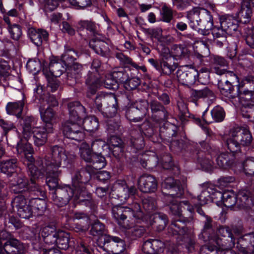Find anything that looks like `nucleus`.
Wrapping results in <instances>:
<instances>
[{
	"label": "nucleus",
	"instance_id": "obj_45",
	"mask_svg": "<svg viewBox=\"0 0 254 254\" xmlns=\"http://www.w3.org/2000/svg\"><path fill=\"white\" fill-rule=\"evenodd\" d=\"M17 160L12 158L3 160L0 163V171L7 177H11L17 172Z\"/></svg>",
	"mask_w": 254,
	"mask_h": 254
},
{
	"label": "nucleus",
	"instance_id": "obj_4",
	"mask_svg": "<svg viewBox=\"0 0 254 254\" xmlns=\"http://www.w3.org/2000/svg\"><path fill=\"white\" fill-rule=\"evenodd\" d=\"M218 232L223 238H220L221 242H214L213 245L205 246L206 251L201 254H232V249L235 247L236 239L231 229L227 226H220L216 228Z\"/></svg>",
	"mask_w": 254,
	"mask_h": 254
},
{
	"label": "nucleus",
	"instance_id": "obj_19",
	"mask_svg": "<svg viewBox=\"0 0 254 254\" xmlns=\"http://www.w3.org/2000/svg\"><path fill=\"white\" fill-rule=\"evenodd\" d=\"M12 208L16 210L17 215L21 218L29 219L33 217V209L29 204L26 203V199L23 195H18L15 196L11 202Z\"/></svg>",
	"mask_w": 254,
	"mask_h": 254
},
{
	"label": "nucleus",
	"instance_id": "obj_28",
	"mask_svg": "<svg viewBox=\"0 0 254 254\" xmlns=\"http://www.w3.org/2000/svg\"><path fill=\"white\" fill-rule=\"evenodd\" d=\"M138 189L143 193L155 192L158 187L157 181L155 177L149 174L141 176L138 180Z\"/></svg>",
	"mask_w": 254,
	"mask_h": 254
},
{
	"label": "nucleus",
	"instance_id": "obj_64",
	"mask_svg": "<svg viewBox=\"0 0 254 254\" xmlns=\"http://www.w3.org/2000/svg\"><path fill=\"white\" fill-rule=\"evenodd\" d=\"M127 186L125 182H122L121 184H118L115 187V193L121 201H125L128 199V194L127 193Z\"/></svg>",
	"mask_w": 254,
	"mask_h": 254
},
{
	"label": "nucleus",
	"instance_id": "obj_12",
	"mask_svg": "<svg viewBox=\"0 0 254 254\" xmlns=\"http://www.w3.org/2000/svg\"><path fill=\"white\" fill-rule=\"evenodd\" d=\"M97 247L112 254H120L126 249V244L120 237L109 235L99 240Z\"/></svg>",
	"mask_w": 254,
	"mask_h": 254
},
{
	"label": "nucleus",
	"instance_id": "obj_44",
	"mask_svg": "<svg viewBox=\"0 0 254 254\" xmlns=\"http://www.w3.org/2000/svg\"><path fill=\"white\" fill-rule=\"evenodd\" d=\"M77 247L76 254H91V252L94 251L92 246L94 241L91 237H83L77 240Z\"/></svg>",
	"mask_w": 254,
	"mask_h": 254
},
{
	"label": "nucleus",
	"instance_id": "obj_33",
	"mask_svg": "<svg viewBox=\"0 0 254 254\" xmlns=\"http://www.w3.org/2000/svg\"><path fill=\"white\" fill-rule=\"evenodd\" d=\"M89 47L94 52L105 58H108L110 55V49L108 43L98 38H93L89 42Z\"/></svg>",
	"mask_w": 254,
	"mask_h": 254
},
{
	"label": "nucleus",
	"instance_id": "obj_29",
	"mask_svg": "<svg viewBox=\"0 0 254 254\" xmlns=\"http://www.w3.org/2000/svg\"><path fill=\"white\" fill-rule=\"evenodd\" d=\"M144 146V139L142 133L135 129L131 130L127 149L130 154H134L131 155L132 157H136L135 154L143 149Z\"/></svg>",
	"mask_w": 254,
	"mask_h": 254
},
{
	"label": "nucleus",
	"instance_id": "obj_20",
	"mask_svg": "<svg viewBox=\"0 0 254 254\" xmlns=\"http://www.w3.org/2000/svg\"><path fill=\"white\" fill-rule=\"evenodd\" d=\"M94 172L89 165H86L76 171L72 177V186L77 191L81 190L82 188H86L85 185L88 183L91 179V174Z\"/></svg>",
	"mask_w": 254,
	"mask_h": 254
},
{
	"label": "nucleus",
	"instance_id": "obj_26",
	"mask_svg": "<svg viewBox=\"0 0 254 254\" xmlns=\"http://www.w3.org/2000/svg\"><path fill=\"white\" fill-rule=\"evenodd\" d=\"M238 201V208L248 209L254 206V198L251 190L247 188L239 190L236 194Z\"/></svg>",
	"mask_w": 254,
	"mask_h": 254
},
{
	"label": "nucleus",
	"instance_id": "obj_37",
	"mask_svg": "<svg viewBox=\"0 0 254 254\" xmlns=\"http://www.w3.org/2000/svg\"><path fill=\"white\" fill-rule=\"evenodd\" d=\"M28 36L31 41L37 47L42 46L43 44L47 43L49 39L48 32L43 29H29Z\"/></svg>",
	"mask_w": 254,
	"mask_h": 254
},
{
	"label": "nucleus",
	"instance_id": "obj_22",
	"mask_svg": "<svg viewBox=\"0 0 254 254\" xmlns=\"http://www.w3.org/2000/svg\"><path fill=\"white\" fill-rule=\"evenodd\" d=\"M102 83L101 75L99 72L89 71L85 77V83L87 86L86 97L89 99H93Z\"/></svg>",
	"mask_w": 254,
	"mask_h": 254
},
{
	"label": "nucleus",
	"instance_id": "obj_52",
	"mask_svg": "<svg viewBox=\"0 0 254 254\" xmlns=\"http://www.w3.org/2000/svg\"><path fill=\"white\" fill-rule=\"evenodd\" d=\"M27 179L22 173L17 175L15 183L13 184L11 191L15 194L26 193Z\"/></svg>",
	"mask_w": 254,
	"mask_h": 254
},
{
	"label": "nucleus",
	"instance_id": "obj_32",
	"mask_svg": "<svg viewBox=\"0 0 254 254\" xmlns=\"http://www.w3.org/2000/svg\"><path fill=\"white\" fill-rule=\"evenodd\" d=\"M164 248L165 244L160 239H149L142 245V251L146 254H160Z\"/></svg>",
	"mask_w": 254,
	"mask_h": 254
},
{
	"label": "nucleus",
	"instance_id": "obj_63",
	"mask_svg": "<svg viewBox=\"0 0 254 254\" xmlns=\"http://www.w3.org/2000/svg\"><path fill=\"white\" fill-rule=\"evenodd\" d=\"M130 103L136 109L140 115L144 118L149 111V102L145 99H138Z\"/></svg>",
	"mask_w": 254,
	"mask_h": 254
},
{
	"label": "nucleus",
	"instance_id": "obj_7",
	"mask_svg": "<svg viewBox=\"0 0 254 254\" xmlns=\"http://www.w3.org/2000/svg\"><path fill=\"white\" fill-rule=\"evenodd\" d=\"M25 251L24 244L13 238L10 233L0 232V254H24Z\"/></svg>",
	"mask_w": 254,
	"mask_h": 254
},
{
	"label": "nucleus",
	"instance_id": "obj_40",
	"mask_svg": "<svg viewBox=\"0 0 254 254\" xmlns=\"http://www.w3.org/2000/svg\"><path fill=\"white\" fill-rule=\"evenodd\" d=\"M39 111L42 120L43 122V125L48 128L49 130L53 129V125L56 119L55 112L53 109L50 107H47L45 109L44 107L40 106Z\"/></svg>",
	"mask_w": 254,
	"mask_h": 254
},
{
	"label": "nucleus",
	"instance_id": "obj_10",
	"mask_svg": "<svg viewBox=\"0 0 254 254\" xmlns=\"http://www.w3.org/2000/svg\"><path fill=\"white\" fill-rule=\"evenodd\" d=\"M225 76L228 79L219 80L218 87L221 94L230 99H234L238 96V91L235 87L239 85V78L233 71H227Z\"/></svg>",
	"mask_w": 254,
	"mask_h": 254
},
{
	"label": "nucleus",
	"instance_id": "obj_27",
	"mask_svg": "<svg viewBox=\"0 0 254 254\" xmlns=\"http://www.w3.org/2000/svg\"><path fill=\"white\" fill-rule=\"evenodd\" d=\"M74 203L89 207L93 214L97 211V203L91 198V193L88 192L86 188H82L81 190L76 192Z\"/></svg>",
	"mask_w": 254,
	"mask_h": 254
},
{
	"label": "nucleus",
	"instance_id": "obj_3",
	"mask_svg": "<svg viewBox=\"0 0 254 254\" xmlns=\"http://www.w3.org/2000/svg\"><path fill=\"white\" fill-rule=\"evenodd\" d=\"M175 197L164 198L166 204L169 208L170 214L174 217L168 228V231L172 235H184L188 230L186 225L192 223V216L185 217L182 215L180 204Z\"/></svg>",
	"mask_w": 254,
	"mask_h": 254
},
{
	"label": "nucleus",
	"instance_id": "obj_13",
	"mask_svg": "<svg viewBox=\"0 0 254 254\" xmlns=\"http://www.w3.org/2000/svg\"><path fill=\"white\" fill-rule=\"evenodd\" d=\"M28 139H21L17 143L16 151L17 153L24 155L27 160L26 163L27 170H30L32 173L31 169L30 168L31 166H33L35 170L43 164V161L39 159L36 161L33 156L34 150L31 144L28 142Z\"/></svg>",
	"mask_w": 254,
	"mask_h": 254
},
{
	"label": "nucleus",
	"instance_id": "obj_23",
	"mask_svg": "<svg viewBox=\"0 0 254 254\" xmlns=\"http://www.w3.org/2000/svg\"><path fill=\"white\" fill-rule=\"evenodd\" d=\"M58 233L59 230L57 229L56 222L52 221L41 228L39 234L38 235V241L41 237L45 244H55L57 240Z\"/></svg>",
	"mask_w": 254,
	"mask_h": 254
},
{
	"label": "nucleus",
	"instance_id": "obj_42",
	"mask_svg": "<svg viewBox=\"0 0 254 254\" xmlns=\"http://www.w3.org/2000/svg\"><path fill=\"white\" fill-rule=\"evenodd\" d=\"M252 3L250 0H242L241 9L238 13V18L241 23L247 24L250 22L252 15Z\"/></svg>",
	"mask_w": 254,
	"mask_h": 254
},
{
	"label": "nucleus",
	"instance_id": "obj_34",
	"mask_svg": "<svg viewBox=\"0 0 254 254\" xmlns=\"http://www.w3.org/2000/svg\"><path fill=\"white\" fill-rule=\"evenodd\" d=\"M20 126L21 127V133L23 137L26 139H29L33 132V130L36 127L37 120L33 116H26L20 118Z\"/></svg>",
	"mask_w": 254,
	"mask_h": 254
},
{
	"label": "nucleus",
	"instance_id": "obj_11",
	"mask_svg": "<svg viewBox=\"0 0 254 254\" xmlns=\"http://www.w3.org/2000/svg\"><path fill=\"white\" fill-rule=\"evenodd\" d=\"M77 190L69 185H65L57 188L54 191L50 192L51 199L57 206L63 207L66 205L71 199L75 201V195Z\"/></svg>",
	"mask_w": 254,
	"mask_h": 254
},
{
	"label": "nucleus",
	"instance_id": "obj_2",
	"mask_svg": "<svg viewBox=\"0 0 254 254\" xmlns=\"http://www.w3.org/2000/svg\"><path fill=\"white\" fill-rule=\"evenodd\" d=\"M201 149L197 143H190L186 145V150H184V155L187 157L196 159V162L200 164L201 168L205 170L210 169L213 162L212 158L216 157L220 151L218 148H213L207 140L199 142Z\"/></svg>",
	"mask_w": 254,
	"mask_h": 254
},
{
	"label": "nucleus",
	"instance_id": "obj_39",
	"mask_svg": "<svg viewBox=\"0 0 254 254\" xmlns=\"http://www.w3.org/2000/svg\"><path fill=\"white\" fill-rule=\"evenodd\" d=\"M139 132L143 134L147 138L152 142L159 141L157 136V127H155L152 123L149 121H144L138 126Z\"/></svg>",
	"mask_w": 254,
	"mask_h": 254
},
{
	"label": "nucleus",
	"instance_id": "obj_24",
	"mask_svg": "<svg viewBox=\"0 0 254 254\" xmlns=\"http://www.w3.org/2000/svg\"><path fill=\"white\" fill-rule=\"evenodd\" d=\"M67 106L69 114L67 121L80 123L87 115L85 108L79 101L70 102Z\"/></svg>",
	"mask_w": 254,
	"mask_h": 254
},
{
	"label": "nucleus",
	"instance_id": "obj_56",
	"mask_svg": "<svg viewBox=\"0 0 254 254\" xmlns=\"http://www.w3.org/2000/svg\"><path fill=\"white\" fill-rule=\"evenodd\" d=\"M247 234L240 237L235 243L236 248L243 254H254L249 240L247 239Z\"/></svg>",
	"mask_w": 254,
	"mask_h": 254
},
{
	"label": "nucleus",
	"instance_id": "obj_57",
	"mask_svg": "<svg viewBox=\"0 0 254 254\" xmlns=\"http://www.w3.org/2000/svg\"><path fill=\"white\" fill-rule=\"evenodd\" d=\"M82 123L83 129L92 132L97 130L99 126V121L94 116L86 117L84 118Z\"/></svg>",
	"mask_w": 254,
	"mask_h": 254
},
{
	"label": "nucleus",
	"instance_id": "obj_30",
	"mask_svg": "<svg viewBox=\"0 0 254 254\" xmlns=\"http://www.w3.org/2000/svg\"><path fill=\"white\" fill-rule=\"evenodd\" d=\"M103 110L102 116L105 118H111L114 117L118 109L117 98L116 95L103 97L102 98Z\"/></svg>",
	"mask_w": 254,
	"mask_h": 254
},
{
	"label": "nucleus",
	"instance_id": "obj_49",
	"mask_svg": "<svg viewBox=\"0 0 254 254\" xmlns=\"http://www.w3.org/2000/svg\"><path fill=\"white\" fill-rule=\"evenodd\" d=\"M211 63L213 66V71L218 75H223L226 74L228 70L224 69H221L220 67H226L228 65V63L226 60L219 56H214L211 58Z\"/></svg>",
	"mask_w": 254,
	"mask_h": 254
},
{
	"label": "nucleus",
	"instance_id": "obj_41",
	"mask_svg": "<svg viewBox=\"0 0 254 254\" xmlns=\"http://www.w3.org/2000/svg\"><path fill=\"white\" fill-rule=\"evenodd\" d=\"M220 25L228 35H232L238 29V21L231 15H224L220 18Z\"/></svg>",
	"mask_w": 254,
	"mask_h": 254
},
{
	"label": "nucleus",
	"instance_id": "obj_9",
	"mask_svg": "<svg viewBox=\"0 0 254 254\" xmlns=\"http://www.w3.org/2000/svg\"><path fill=\"white\" fill-rule=\"evenodd\" d=\"M79 153L82 159L91 164L89 165L92 167V171L100 170L107 165L105 157L101 152H92L87 144L82 145L79 149Z\"/></svg>",
	"mask_w": 254,
	"mask_h": 254
},
{
	"label": "nucleus",
	"instance_id": "obj_25",
	"mask_svg": "<svg viewBox=\"0 0 254 254\" xmlns=\"http://www.w3.org/2000/svg\"><path fill=\"white\" fill-rule=\"evenodd\" d=\"M66 83L70 86H73L80 82L82 75L83 66L81 64L76 63L66 66Z\"/></svg>",
	"mask_w": 254,
	"mask_h": 254
},
{
	"label": "nucleus",
	"instance_id": "obj_47",
	"mask_svg": "<svg viewBox=\"0 0 254 254\" xmlns=\"http://www.w3.org/2000/svg\"><path fill=\"white\" fill-rule=\"evenodd\" d=\"M168 222V217L166 214L158 212L153 214L150 224L153 228L156 229L157 231H161L165 228Z\"/></svg>",
	"mask_w": 254,
	"mask_h": 254
},
{
	"label": "nucleus",
	"instance_id": "obj_6",
	"mask_svg": "<svg viewBox=\"0 0 254 254\" xmlns=\"http://www.w3.org/2000/svg\"><path fill=\"white\" fill-rule=\"evenodd\" d=\"M187 18L189 20V25L193 29L197 27L204 29H212L214 26L213 16L208 10L198 7H193L187 12Z\"/></svg>",
	"mask_w": 254,
	"mask_h": 254
},
{
	"label": "nucleus",
	"instance_id": "obj_16",
	"mask_svg": "<svg viewBox=\"0 0 254 254\" xmlns=\"http://www.w3.org/2000/svg\"><path fill=\"white\" fill-rule=\"evenodd\" d=\"M64 135L71 140L80 142L85 137V133L79 123L66 121L62 123Z\"/></svg>",
	"mask_w": 254,
	"mask_h": 254
},
{
	"label": "nucleus",
	"instance_id": "obj_59",
	"mask_svg": "<svg viewBox=\"0 0 254 254\" xmlns=\"http://www.w3.org/2000/svg\"><path fill=\"white\" fill-rule=\"evenodd\" d=\"M190 95L192 98L195 100L201 98H213L215 96L214 92L207 86H205L202 89L199 90L191 89Z\"/></svg>",
	"mask_w": 254,
	"mask_h": 254
},
{
	"label": "nucleus",
	"instance_id": "obj_1",
	"mask_svg": "<svg viewBox=\"0 0 254 254\" xmlns=\"http://www.w3.org/2000/svg\"><path fill=\"white\" fill-rule=\"evenodd\" d=\"M112 214L118 225L126 230V235L130 240H136L144 234L145 229L144 227H132L130 222V221H133L136 223H140L143 221L144 214L138 202L129 203L127 206H114L112 209Z\"/></svg>",
	"mask_w": 254,
	"mask_h": 254
},
{
	"label": "nucleus",
	"instance_id": "obj_62",
	"mask_svg": "<svg viewBox=\"0 0 254 254\" xmlns=\"http://www.w3.org/2000/svg\"><path fill=\"white\" fill-rule=\"evenodd\" d=\"M28 175L31 177L30 179L28 181L27 180L26 193L29 192L31 195H38L39 193H41V190L39 186L36 182V179L39 178H34L32 176L30 170H28Z\"/></svg>",
	"mask_w": 254,
	"mask_h": 254
},
{
	"label": "nucleus",
	"instance_id": "obj_51",
	"mask_svg": "<svg viewBox=\"0 0 254 254\" xmlns=\"http://www.w3.org/2000/svg\"><path fill=\"white\" fill-rule=\"evenodd\" d=\"M64 64L62 61L59 60L57 58H54L50 60L49 65L50 72L51 75L54 77H60L66 70Z\"/></svg>",
	"mask_w": 254,
	"mask_h": 254
},
{
	"label": "nucleus",
	"instance_id": "obj_21",
	"mask_svg": "<svg viewBox=\"0 0 254 254\" xmlns=\"http://www.w3.org/2000/svg\"><path fill=\"white\" fill-rule=\"evenodd\" d=\"M163 190H169L168 193L163 191L165 198L170 197H181L184 193V190L180 181L172 177L166 178L161 184Z\"/></svg>",
	"mask_w": 254,
	"mask_h": 254
},
{
	"label": "nucleus",
	"instance_id": "obj_48",
	"mask_svg": "<svg viewBox=\"0 0 254 254\" xmlns=\"http://www.w3.org/2000/svg\"><path fill=\"white\" fill-rule=\"evenodd\" d=\"M110 150H112L113 155L122 164L128 162L132 158L127 149L126 152H124V145L110 148Z\"/></svg>",
	"mask_w": 254,
	"mask_h": 254
},
{
	"label": "nucleus",
	"instance_id": "obj_8",
	"mask_svg": "<svg viewBox=\"0 0 254 254\" xmlns=\"http://www.w3.org/2000/svg\"><path fill=\"white\" fill-rule=\"evenodd\" d=\"M67 164V156L64 149L58 145L51 147L50 156L43 163L45 169L50 171H53V170H60V167H65Z\"/></svg>",
	"mask_w": 254,
	"mask_h": 254
},
{
	"label": "nucleus",
	"instance_id": "obj_61",
	"mask_svg": "<svg viewBox=\"0 0 254 254\" xmlns=\"http://www.w3.org/2000/svg\"><path fill=\"white\" fill-rule=\"evenodd\" d=\"M112 77L116 79L118 84H125L126 81L129 79V75L130 72L126 70L123 67L115 69L112 72Z\"/></svg>",
	"mask_w": 254,
	"mask_h": 254
},
{
	"label": "nucleus",
	"instance_id": "obj_18",
	"mask_svg": "<svg viewBox=\"0 0 254 254\" xmlns=\"http://www.w3.org/2000/svg\"><path fill=\"white\" fill-rule=\"evenodd\" d=\"M189 66V65L181 66L176 72L179 82L188 87L193 85L199 77L197 69Z\"/></svg>",
	"mask_w": 254,
	"mask_h": 254
},
{
	"label": "nucleus",
	"instance_id": "obj_15",
	"mask_svg": "<svg viewBox=\"0 0 254 254\" xmlns=\"http://www.w3.org/2000/svg\"><path fill=\"white\" fill-rule=\"evenodd\" d=\"M149 109L151 120L157 124H162L169 118L170 114L167 108L155 99L150 100Z\"/></svg>",
	"mask_w": 254,
	"mask_h": 254
},
{
	"label": "nucleus",
	"instance_id": "obj_5",
	"mask_svg": "<svg viewBox=\"0 0 254 254\" xmlns=\"http://www.w3.org/2000/svg\"><path fill=\"white\" fill-rule=\"evenodd\" d=\"M159 124V136L168 138L170 142V148L174 152H183L186 150V145L190 142H187L182 138L180 133H178V127L168 121H164Z\"/></svg>",
	"mask_w": 254,
	"mask_h": 254
},
{
	"label": "nucleus",
	"instance_id": "obj_35",
	"mask_svg": "<svg viewBox=\"0 0 254 254\" xmlns=\"http://www.w3.org/2000/svg\"><path fill=\"white\" fill-rule=\"evenodd\" d=\"M76 28L77 32L83 38L86 35L84 34L85 30L87 34L95 36L98 34L97 25L95 22L89 20H80L76 23Z\"/></svg>",
	"mask_w": 254,
	"mask_h": 254
},
{
	"label": "nucleus",
	"instance_id": "obj_36",
	"mask_svg": "<svg viewBox=\"0 0 254 254\" xmlns=\"http://www.w3.org/2000/svg\"><path fill=\"white\" fill-rule=\"evenodd\" d=\"M232 132L241 146L243 147L249 146L253 141L252 134L247 126L242 127L239 128H236Z\"/></svg>",
	"mask_w": 254,
	"mask_h": 254
},
{
	"label": "nucleus",
	"instance_id": "obj_43",
	"mask_svg": "<svg viewBox=\"0 0 254 254\" xmlns=\"http://www.w3.org/2000/svg\"><path fill=\"white\" fill-rule=\"evenodd\" d=\"M57 238V240L55 244L60 249L66 250L73 246V238L70 237L69 233L59 229Z\"/></svg>",
	"mask_w": 254,
	"mask_h": 254
},
{
	"label": "nucleus",
	"instance_id": "obj_55",
	"mask_svg": "<svg viewBox=\"0 0 254 254\" xmlns=\"http://www.w3.org/2000/svg\"><path fill=\"white\" fill-rule=\"evenodd\" d=\"M24 105L23 100L9 102L6 106V110L8 114L15 115L18 119H20L21 117Z\"/></svg>",
	"mask_w": 254,
	"mask_h": 254
},
{
	"label": "nucleus",
	"instance_id": "obj_60",
	"mask_svg": "<svg viewBox=\"0 0 254 254\" xmlns=\"http://www.w3.org/2000/svg\"><path fill=\"white\" fill-rule=\"evenodd\" d=\"M200 186L204 189L197 196V199L199 202V204L202 206L210 201L211 193H213V188L208 186V183H203Z\"/></svg>",
	"mask_w": 254,
	"mask_h": 254
},
{
	"label": "nucleus",
	"instance_id": "obj_38",
	"mask_svg": "<svg viewBox=\"0 0 254 254\" xmlns=\"http://www.w3.org/2000/svg\"><path fill=\"white\" fill-rule=\"evenodd\" d=\"M53 129L49 130L47 127L44 126L35 128L32 133L35 145L37 147L44 145L47 141L48 134L53 132Z\"/></svg>",
	"mask_w": 254,
	"mask_h": 254
},
{
	"label": "nucleus",
	"instance_id": "obj_17",
	"mask_svg": "<svg viewBox=\"0 0 254 254\" xmlns=\"http://www.w3.org/2000/svg\"><path fill=\"white\" fill-rule=\"evenodd\" d=\"M203 228L198 235L199 239L204 242H208L207 245H213L214 242L219 243L221 242L219 237L216 234V228L213 225V221L211 217H207L202 221Z\"/></svg>",
	"mask_w": 254,
	"mask_h": 254
},
{
	"label": "nucleus",
	"instance_id": "obj_31",
	"mask_svg": "<svg viewBox=\"0 0 254 254\" xmlns=\"http://www.w3.org/2000/svg\"><path fill=\"white\" fill-rule=\"evenodd\" d=\"M161 56V75H170L178 66V63L176 62V58L170 53H163Z\"/></svg>",
	"mask_w": 254,
	"mask_h": 254
},
{
	"label": "nucleus",
	"instance_id": "obj_50",
	"mask_svg": "<svg viewBox=\"0 0 254 254\" xmlns=\"http://www.w3.org/2000/svg\"><path fill=\"white\" fill-rule=\"evenodd\" d=\"M81 55V53L73 49H67L61 57V61L65 66H68L75 64V61Z\"/></svg>",
	"mask_w": 254,
	"mask_h": 254
},
{
	"label": "nucleus",
	"instance_id": "obj_46",
	"mask_svg": "<svg viewBox=\"0 0 254 254\" xmlns=\"http://www.w3.org/2000/svg\"><path fill=\"white\" fill-rule=\"evenodd\" d=\"M90 233L92 236L97 237L94 247L98 246V241L101 238L109 235L107 234V231L105 228V225L99 220H97L91 225Z\"/></svg>",
	"mask_w": 254,
	"mask_h": 254
},
{
	"label": "nucleus",
	"instance_id": "obj_54",
	"mask_svg": "<svg viewBox=\"0 0 254 254\" xmlns=\"http://www.w3.org/2000/svg\"><path fill=\"white\" fill-rule=\"evenodd\" d=\"M29 204L38 216L42 215L47 209L46 202L45 200L42 198L31 196Z\"/></svg>",
	"mask_w": 254,
	"mask_h": 254
},
{
	"label": "nucleus",
	"instance_id": "obj_14",
	"mask_svg": "<svg viewBox=\"0 0 254 254\" xmlns=\"http://www.w3.org/2000/svg\"><path fill=\"white\" fill-rule=\"evenodd\" d=\"M30 168L32 170L31 175L34 178H40L45 174L47 175L46 183L52 191H54L57 188L60 187L59 186L58 178L62 174L61 170H53V171H50V170L45 169L43 164L36 170H34L35 168L33 166H31Z\"/></svg>",
	"mask_w": 254,
	"mask_h": 254
},
{
	"label": "nucleus",
	"instance_id": "obj_53",
	"mask_svg": "<svg viewBox=\"0 0 254 254\" xmlns=\"http://www.w3.org/2000/svg\"><path fill=\"white\" fill-rule=\"evenodd\" d=\"M235 138L234 134L232 132L231 137L228 138L225 142V145L233 157H236L242 152V146L239 141Z\"/></svg>",
	"mask_w": 254,
	"mask_h": 254
},
{
	"label": "nucleus",
	"instance_id": "obj_58",
	"mask_svg": "<svg viewBox=\"0 0 254 254\" xmlns=\"http://www.w3.org/2000/svg\"><path fill=\"white\" fill-rule=\"evenodd\" d=\"M125 116L126 118L130 122H138L144 118L139 112L130 103H128L125 107Z\"/></svg>",
	"mask_w": 254,
	"mask_h": 254
}]
</instances>
